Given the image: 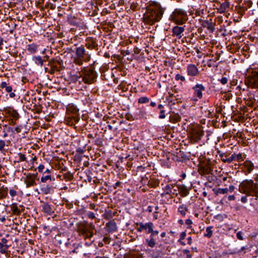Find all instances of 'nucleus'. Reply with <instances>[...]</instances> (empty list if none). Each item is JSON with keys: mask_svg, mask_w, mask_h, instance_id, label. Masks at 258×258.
I'll list each match as a JSON object with an SVG mask.
<instances>
[{"mask_svg": "<svg viewBox=\"0 0 258 258\" xmlns=\"http://www.w3.org/2000/svg\"><path fill=\"white\" fill-rule=\"evenodd\" d=\"M185 223L187 225H190L191 224H192V222L190 219H188L185 220Z\"/></svg>", "mask_w": 258, "mask_h": 258, "instance_id": "obj_62", "label": "nucleus"}, {"mask_svg": "<svg viewBox=\"0 0 258 258\" xmlns=\"http://www.w3.org/2000/svg\"><path fill=\"white\" fill-rule=\"evenodd\" d=\"M85 46L90 49L93 48H96L97 46V44L93 40L90 41V39L88 40L85 44Z\"/></svg>", "mask_w": 258, "mask_h": 258, "instance_id": "obj_31", "label": "nucleus"}, {"mask_svg": "<svg viewBox=\"0 0 258 258\" xmlns=\"http://www.w3.org/2000/svg\"><path fill=\"white\" fill-rule=\"evenodd\" d=\"M106 230L109 233L117 231V227L114 220L109 221L106 224Z\"/></svg>", "mask_w": 258, "mask_h": 258, "instance_id": "obj_17", "label": "nucleus"}, {"mask_svg": "<svg viewBox=\"0 0 258 258\" xmlns=\"http://www.w3.org/2000/svg\"><path fill=\"white\" fill-rule=\"evenodd\" d=\"M32 60L38 66H42L45 61L40 56L34 55L32 58Z\"/></svg>", "mask_w": 258, "mask_h": 258, "instance_id": "obj_23", "label": "nucleus"}, {"mask_svg": "<svg viewBox=\"0 0 258 258\" xmlns=\"http://www.w3.org/2000/svg\"><path fill=\"white\" fill-rule=\"evenodd\" d=\"M6 145L5 142L4 140H0V151H4V147Z\"/></svg>", "mask_w": 258, "mask_h": 258, "instance_id": "obj_47", "label": "nucleus"}, {"mask_svg": "<svg viewBox=\"0 0 258 258\" xmlns=\"http://www.w3.org/2000/svg\"><path fill=\"white\" fill-rule=\"evenodd\" d=\"M67 118L70 119L72 124L78 122L80 120L79 109L73 103H70L67 106Z\"/></svg>", "mask_w": 258, "mask_h": 258, "instance_id": "obj_5", "label": "nucleus"}, {"mask_svg": "<svg viewBox=\"0 0 258 258\" xmlns=\"http://www.w3.org/2000/svg\"><path fill=\"white\" fill-rule=\"evenodd\" d=\"M7 86V83L6 82H2L1 84V87L2 88H6Z\"/></svg>", "mask_w": 258, "mask_h": 258, "instance_id": "obj_63", "label": "nucleus"}, {"mask_svg": "<svg viewBox=\"0 0 258 258\" xmlns=\"http://www.w3.org/2000/svg\"><path fill=\"white\" fill-rule=\"evenodd\" d=\"M95 229V226L91 222L88 224H81L77 227V231L80 236L85 239H90L94 235L93 230Z\"/></svg>", "mask_w": 258, "mask_h": 258, "instance_id": "obj_4", "label": "nucleus"}, {"mask_svg": "<svg viewBox=\"0 0 258 258\" xmlns=\"http://www.w3.org/2000/svg\"><path fill=\"white\" fill-rule=\"evenodd\" d=\"M236 237L239 240H242L243 239V237L242 236V233L241 231H239L237 233Z\"/></svg>", "mask_w": 258, "mask_h": 258, "instance_id": "obj_52", "label": "nucleus"}, {"mask_svg": "<svg viewBox=\"0 0 258 258\" xmlns=\"http://www.w3.org/2000/svg\"><path fill=\"white\" fill-rule=\"evenodd\" d=\"M175 79L176 81L180 80L182 82H184L185 81V78L183 76H182L179 74H176L175 77Z\"/></svg>", "mask_w": 258, "mask_h": 258, "instance_id": "obj_41", "label": "nucleus"}, {"mask_svg": "<svg viewBox=\"0 0 258 258\" xmlns=\"http://www.w3.org/2000/svg\"><path fill=\"white\" fill-rule=\"evenodd\" d=\"M160 115L159 116V118L160 119H163L165 117V110L163 109H161L160 111Z\"/></svg>", "mask_w": 258, "mask_h": 258, "instance_id": "obj_50", "label": "nucleus"}, {"mask_svg": "<svg viewBox=\"0 0 258 258\" xmlns=\"http://www.w3.org/2000/svg\"><path fill=\"white\" fill-rule=\"evenodd\" d=\"M162 255V252L161 250H157L155 252H154L151 254L153 258H159L161 257Z\"/></svg>", "mask_w": 258, "mask_h": 258, "instance_id": "obj_38", "label": "nucleus"}, {"mask_svg": "<svg viewBox=\"0 0 258 258\" xmlns=\"http://www.w3.org/2000/svg\"><path fill=\"white\" fill-rule=\"evenodd\" d=\"M146 211L149 213L152 212L153 207L151 206H148Z\"/></svg>", "mask_w": 258, "mask_h": 258, "instance_id": "obj_64", "label": "nucleus"}, {"mask_svg": "<svg viewBox=\"0 0 258 258\" xmlns=\"http://www.w3.org/2000/svg\"><path fill=\"white\" fill-rule=\"evenodd\" d=\"M163 13V10L161 9L149 10L146 17L147 22L150 25H153L154 23L159 21Z\"/></svg>", "mask_w": 258, "mask_h": 258, "instance_id": "obj_6", "label": "nucleus"}, {"mask_svg": "<svg viewBox=\"0 0 258 258\" xmlns=\"http://www.w3.org/2000/svg\"><path fill=\"white\" fill-rule=\"evenodd\" d=\"M249 83L253 88H258V72L254 71L249 76Z\"/></svg>", "mask_w": 258, "mask_h": 258, "instance_id": "obj_13", "label": "nucleus"}, {"mask_svg": "<svg viewBox=\"0 0 258 258\" xmlns=\"http://www.w3.org/2000/svg\"><path fill=\"white\" fill-rule=\"evenodd\" d=\"M137 225H139V227L137 228V230L138 232H141L144 230H151V227H154V224L152 222H149L146 223H140L139 224L137 223Z\"/></svg>", "mask_w": 258, "mask_h": 258, "instance_id": "obj_15", "label": "nucleus"}, {"mask_svg": "<svg viewBox=\"0 0 258 258\" xmlns=\"http://www.w3.org/2000/svg\"><path fill=\"white\" fill-rule=\"evenodd\" d=\"M57 70V67L56 66H53L48 71L51 74H53Z\"/></svg>", "mask_w": 258, "mask_h": 258, "instance_id": "obj_49", "label": "nucleus"}, {"mask_svg": "<svg viewBox=\"0 0 258 258\" xmlns=\"http://www.w3.org/2000/svg\"><path fill=\"white\" fill-rule=\"evenodd\" d=\"M182 252L186 255V258H191L192 255L190 254V251L188 249H183Z\"/></svg>", "mask_w": 258, "mask_h": 258, "instance_id": "obj_46", "label": "nucleus"}, {"mask_svg": "<svg viewBox=\"0 0 258 258\" xmlns=\"http://www.w3.org/2000/svg\"><path fill=\"white\" fill-rule=\"evenodd\" d=\"M48 180H49V181H51L52 180L51 175L47 174L45 175L44 174H43L41 178V181L42 182L45 183Z\"/></svg>", "mask_w": 258, "mask_h": 258, "instance_id": "obj_33", "label": "nucleus"}, {"mask_svg": "<svg viewBox=\"0 0 258 258\" xmlns=\"http://www.w3.org/2000/svg\"><path fill=\"white\" fill-rule=\"evenodd\" d=\"M243 170L245 175L251 173L254 168L253 163L250 160L244 161L243 163Z\"/></svg>", "mask_w": 258, "mask_h": 258, "instance_id": "obj_12", "label": "nucleus"}, {"mask_svg": "<svg viewBox=\"0 0 258 258\" xmlns=\"http://www.w3.org/2000/svg\"><path fill=\"white\" fill-rule=\"evenodd\" d=\"M229 7V3L228 2H224L222 3L219 8H218V11L220 13H224L227 9Z\"/></svg>", "mask_w": 258, "mask_h": 258, "instance_id": "obj_26", "label": "nucleus"}, {"mask_svg": "<svg viewBox=\"0 0 258 258\" xmlns=\"http://www.w3.org/2000/svg\"><path fill=\"white\" fill-rule=\"evenodd\" d=\"M204 135V132L201 129H194L191 132V136L195 141L200 140Z\"/></svg>", "mask_w": 258, "mask_h": 258, "instance_id": "obj_16", "label": "nucleus"}, {"mask_svg": "<svg viewBox=\"0 0 258 258\" xmlns=\"http://www.w3.org/2000/svg\"><path fill=\"white\" fill-rule=\"evenodd\" d=\"M145 241L148 246L151 248L155 247L156 245V241L154 237L150 235V238L146 239Z\"/></svg>", "mask_w": 258, "mask_h": 258, "instance_id": "obj_27", "label": "nucleus"}, {"mask_svg": "<svg viewBox=\"0 0 258 258\" xmlns=\"http://www.w3.org/2000/svg\"><path fill=\"white\" fill-rule=\"evenodd\" d=\"M199 21L203 27L207 28L208 30L212 31L214 30V27L212 22H209L208 20H203L202 19H199Z\"/></svg>", "mask_w": 258, "mask_h": 258, "instance_id": "obj_18", "label": "nucleus"}, {"mask_svg": "<svg viewBox=\"0 0 258 258\" xmlns=\"http://www.w3.org/2000/svg\"><path fill=\"white\" fill-rule=\"evenodd\" d=\"M246 248L245 246H242L239 250H238L237 251L235 252L234 253H240V252H243V253H246Z\"/></svg>", "mask_w": 258, "mask_h": 258, "instance_id": "obj_57", "label": "nucleus"}, {"mask_svg": "<svg viewBox=\"0 0 258 258\" xmlns=\"http://www.w3.org/2000/svg\"><path fill=\"white\" fill-rule=\"evenodd\" d=\"M219 157H220L221 160L224 163H230V160L229 158L230 154L222 153L221 151H218Z\"/></svg>", "mask_w": 258, "mask_h": 258, "instance_id": "obj_21", "label": "nucleus"}, {"mask_svg": "<svg viewBox=\"0 0 258 258\" xmlns=\"http://www.w3.org/2000/svg\"><path fill=\"white\" fill-rule=\"evenodd\" d=\"M150 99L147 97H141L138 99V102L140 104L147 103L149 102Z\"/></svg>", "mask_w": 258, "mask_h": 258, "instance_id": "obj_36", "label": "nucleus"}, {"mask_svg": "<svg viewBox=\"0 0 258 258\" xmlns=\"http://www.w3.org/2000/svg\"><path fill=\"white\" fill-rule=\"evenodd\" d=\"M41 208L43 212L48 215H51L54 213L52 206L50 204L44 202H41Z\"/></svg>", "mask_w": 258, "mask_h": 258, "instance_id": "obj_14", "label": "nucleus"}, {"mask_svg": "<svg viewBox=\"0 0 258 258\" xmlns=\"http://www.w3.org/2000/svg\"><path fill=\"white\" fill-rule=\"evenodd\" d=\"M181 117L178 113H173L169 117V121L172 123H176L180 120Z\"/></svg>", "mask_w": 258, "mask_h": 258, "instance_id": "obj_28", "label": "nucleus"}, {"mask_svg": "<svg viewBox=\"0 0 258 258\" xmlns=\"http://www.w3.org/2000/svg\"><path fill=\"white\" fill-rule=\"evenodd\" d=\"M154 227H151V230H149V231H148V233H151L150 235L152 236L153 237H155L156 235H158L159 234V231L157 230H153Z\"/></svg>", "mask_w": 258, "mask_h": 258, "instance_id": "obj_40", "label": "nucleus"}, {"mask_svg": "<svg viewBox=\"0 0 258 258\" xmlns=\"http://www.w3.org/2000/svg\"><path fill=\"white\" fill-rule=\"evenodd\" d=\"M18 155L19 156V161L18 162L26 161V157L24 154L20 153L18 154Z\"/></svg>", "mask_w": 258, "mask_h": 258, "instance_id": "obj_45", "label": "nucleus"}, {"mask_svg": "<svg viewBox=\"0 0 258 258\" xmlns=\"http://www.w3.org/2000/svg\"><path fill=\"white\" fill-rule=\"evenodd\" d=\"M218 81L222 84L226 85L228 83V78L226 77H223L221 79H219Z\"/></svg>", "mask_w": 258, "mask_h": 258, "instance_id": "obj_43", "label": "nucleus"}, {"mask_svg": "<svg viewBox=\"0 0 258 258\" xmlns=\"http://www.w3.org/2000/svg\"><path fill=\"white\" fill-rule=\"evenodd\" d=\"M185 26L183 27L176 26L172 28V36H176L178 39L181 38L183 35Z\"/></svg>", "mask_w": 258, "mask_h": 258, "instance_id": "obj_11", "label": "nucleus"}, {"mask_svg": "<svg viewBox=\"0 0 258 258\" xmlns=\"http://www.w3.org/2000/svg\"><path fill=\"white\" fill-rule=\"evenodd\" d=\"M0 243L6 246H9V247L11 246V244H9V241L6 238H2L0 241Z\"/></svg>", "mask_w": 258, "mask_h": 258, "instance_id": "obj_42", "label": "nucleus"}, {"mask_svg": "<svg viewBox=\"0 0 258 258\" xmlns=\"http://www.w3.org/2000/svg\"><path fill=\"white\" fill-rule=\"evenodd\" d=\"M63 178L66 181H70L73 179L74 176L70 172H67L63 174Z\"/></svg>", "mask_w": 258, "mask_h": 258, "instance_id": "obj_32", "label": "nucleus"}, {"mask_svg": "<svg viewBox=\"0 0 258 258\" xmlns=\"http://www.w3.org/2000/svg\"><path fill=\"white\" fill-rule=\"evenodd\" d=\"M159 211H154V213L153 214V218L154 219L157 220L159 218Z\"/></svg>", "mask_w": 258, "mask_h": 258, "instance_id": "obj_56", "label": "nucleus"}, {"mask_svg": "<svg viewBox=\"0 0 258 258\" xmlns=\"http://www.w3.org/2000/svg\"><path fill=\"white\" fill-rule=\"evenodd\" d=\"M138 111L137 112V114L138 115V116L140 118L143 117L145 116V115L146 114L145 108L144 107H142L141 108L138 109Z\"/></svg>", "mask_w": 258, "mask_h": 258, "instance_id": "obj_35", "label": "nucleus"}, {"mask_svg": "<svg viewBox=\"0 0 258 258\" xmlns=\"http://www.w3.org/2000/svg\"><path fill=\"white\" fill-rule=\"evenodd\" d=\"M187 210L188 208L187 206L184 204L180 205L178 208V212L182 217H185L186 216Z\"/></svg>", "mask_w": 258, "mask_h": 258, "instance_id": "obj_24", "label": "nucleus"}, {"mask_svg": "<svg viewBox=\"0 0 258 258\" xmlns=\"http://www.w3.org/2000/svg\"><path fill=\"white\" fill-rule=\"evenodd\" d=\"M82 73V81L87 84L93 83L97 77V73L93 69L84 68Z\"/></svg>", "mask_w": 258, "mask_h": 258, "instance_id": "obj_7", "label": "nucleus"}, {"mask_svg": "<svg viewBox=\"0 0 258 258\" xmlns=\"http://www.w3.org/2000/svg\"><path fill=\"white\" fill-rule=\"evenodd\" d=\"M7 194V193L6 191V192H4V191H0V196L2 198L6 197Z\"/></svg>", "mask_w": 258, "mask_h": 258, "instance_id": "obj_61", "label": "nucleus"}, {"mask_svg": "<svg viewBox=\"0 0 258 258\" xmlns=\"http://www.w3.org/2000/svg\"><path fill=\"white\" fill-rule=\"evenodd\" d=\"M228 191V189L227 188H218L217 190L216 191V194L217 195L220 194H224L227 193Z\"/></svg>", "mask_w": 258, "mask_h": 258, "instance_id": "obj_39", "label": "nucleus"}, {"mask_svg": "<svg viewBox=\"0 0 258 258\" xmlns=\"http://www.w3.org/2000/svg\"><path fill=\"white\" fill-rule=\"evenodd\" d=\"M26 177L24 179L25 183H26V187H29L36 185L35 179L37 177V173H24Z\"/></svg>", "mask_w": 258, "mask_h": 258, "instance_id": "obj_9", "label": "nucleus"}, {"mask_svg": "<svg viewBox=\"0 0 258 258\" xmlns=\"http://www.w3.org/2000/svg\"><path fill=\"white\" fill-rule=\"evenodd\" d=\"M235 158H236V161H237L238 162H240V161H243L244 160L241 153H239L238 154H236Z\"/></svg>", "mask_w": 258, "mask_h": 258, "instance_id": "obj_44", "label": "nucleus"}, {"mask_svg": "<svg viewBox=\"0 0 258 258\" xmlns=\"http://www.w3.org/2000/svg\"><path fill=\"white\" fill-rule=\"evenodd\" d=\"M9 246H6L0 243V252L2 254H6L7 252Z\"/></svg>", "mask_w": 258, "mask_h": 258, "instance_id": "obj_37", "label": "nucleus"}, {"mask_svg": "<svg viewBox=\"0 0 258 258\" xmlns=\"http://www.w3.org/2000/svg\"><path fill=\"white\" fill-rule=\"evenodd\" d=\"M13 90V89H12V87L10 86H7L6 88V91L7 92H11Z\"/></svg>", "mask_w": 258, "mask_h": 258, "instance_id": "obj_60", "label": "nucleus"}, {"mask_svg": "<svg viewBox=\"0 0 258 258\" xmlns=\"http://www.w3.org/2000/svg\"><path fill=\"white\" fill-rule=\"evenodd\" d=\"M212 226H209L206 228L207 233L204 234V236L211 238L213 235V231L212 230Z\"/></svg>", "mask_w": 258, "mask_h": 258, "instance_id": "obj_34", "label": "nucleus"}, {"mask_svg": "<svg viewBox=\"0 0 258 258\" xmlns=\"http://www.w3.org/2000/svg\"><path fill=\"white\" fill-rule=\"evenodd\" d=\"M40 190L42 194L48 195L51 194L53 191V188L52 185H43L41 186Z\"/></svg>", "mask_w": 258, "mask_h": 258, "instance_id": "obj_20", "label": "nucleus"}, {"mask_svg": "<svg viewBox=\"0 0 258 258\" xmlns=\"http://www.w3.org/2000/svg\"><path fill=\"white\" fill-rule=\"evenodd\" d=\"M38 170L39 172H43V171L44 169V166L42 164H40L37 167Z\"/></svg>", "mask_w": 258, "mask_h": 258, "instance_id": "obj_58", "label": "nucleus"}, {"mask_svg": "<svg viewBox=\"0 0 258 258\" xmlns=\"http://www.w3.org/2000/svg\"><path fill=\"white\" fill-rule=\"evenodd\" d=\"M235 156H236V154H235V153L232 154L231 155H229V158H230L231 163L233 161H236Z\"/></svg>", "mask_w": 258, "mask_h": 258, "instance_id": "obj_59", "label": "nucleus"}, {"mask_svg": "<svg viewBox=\"0 0 258 258\" xmlns=\"http://www.w3.org/2000/svg\"><path fill=\"white\" fill-rule=\"evenodd\" d=\"M178 190L180 196L182 197H185L189 194V190L186 186L184 185H180L178 187Z\"/></svg>", "mask_w": 258, "mask_h": 258, "instance_id": "obj_22", "label": "nucleus"}, {"mask_svg": "<svg viewBox=\"0 0 258 258\" xmlns=\"http://www.w3.org/2000/svg\"><path fill=\"white\" fill-rule=\"evenodd\" d=\"M11 115L15 119H17L19 117L18 113L16 110H13L11 113Z\"/></svg>", "mask_w": 258, "mask_h": 258, "instance_id": "obj_48", "label": "nucleus"}, {"mask_svg": "<svg viewBox=\"0 0 258 258\" xmlns=\"http://www.w3.org/2000/svg\"><path fill=\"white\" fill-rule=\"evenodd\" d=\"M186 72L187 75L190 77L197 76L200 74L198 68L195 64H189L186 67Z\"/></svg>", "mask_w": 258, "mask_h": 258, "instance_id": "obj_10", "label": "nucleus"}, {"mask_svg": "<svg viewBox=\"0 0 258 258\" xmlns=\"http://www.w3.org/2000/svg\"><path fill=\"white\" fill-rule=\"evenodd\" d=\"M38 46L35 43L30 44L27 45V50L31 54L36 53L37 51Z\"/></svg>", "mask_w": 258, "mask_h": 258, "instance_id": "obj_25", "label": "nucleus"}, {"mask_svg": "<svg viewBox=\"0 0 258 258\" xmlns=\"http://www.w3.org/2000/svg\"><path fill=\"white\" fill-rule=\"evenodd\" d=\"M169 20L177 25H183L188 20L186 11L181 8H175L169 16Z\"/></svg>", "mask_w": 258, "mask_h": 258, "instance_id": "obj_2", "label": "nucleus"}, {"mask_svg": "<svg viewBox=\"0 0 258 258\" xmlns=\"http://www.w3.org/2000/svg\"><path fill=\"white\" fill-rule=\"evenodd\" d=\"M193 90V96L196 97L194 101H198L201 99L203 96V92L206 90V87L202 84L197 83L192 87Z\"/></svg>", "mask_w": 258, "mask_h": 258, "instance_id": "obj_8", "label": "nucleus"}, {"mask_svg": "<svg viewBox=\"0 0 258 258\" xmlns=\"http://www.w3.org/2000/svg\"><path fill=\"white\" fill-rule=\"evenodd\" d=\"M75 54V63L79 66L82 65L83 62H88L91 59L90 54L86 51L83 45L76 48Z\"/></svg>", "mask_w": 258, "mask_h": 258, "instance_id": "obj_3", "label": "nucleus"}, {"mask_svg": "<svg viewBox=\"0 0 258 258\" xmlns=\"http://www.w3.org/2000/svg\"><path fill=\"white\" fill-rule=\"evenodd\" d=\"M9 193L12 197H14L17 195V191L13 189H10Z\"/></svg>", "mask_w": 258, "mask_h": 258, "instance_id": "obj_54", "label": "nucleus"}, {"mask_svg": "<svg viewBox=\"0 0 258 258\" xmlns=\"http://www.w3.org/2000/svg\"><path fill=\"white\" fill-rule=\"evenodd\" d=\"M174 186L173 185H166L164 188H163L164 190L165 194L166 195H169L170 196H172V195H174V192H173L172 187H173Z\"/></svg>", "mask_w": 258, "mask_h": 258, "instance_id": "obj_30", "label": "nucleus"}, {"mask_svg": "<svg viewBox=\"0 0 258 258\" xmlns=\"http://www.w3.org/2000/svg\"><path fill=\"white\" fill-rule=\"evenodd\" d=\"M72 252L83 254L84 255H86L87 254L84 251L83 248L81 245L78 244L77 246L72 250Z\"/></svg>", "mask_w": 258, "mask_h": 258, "instance_id": "obj_29", "label": "nucleus"}, {"mask_svg": "<svg viewBox=\"0 0 258 258\" xmlns=\"http://www.w3.org/2000/svg\"><path fill=\"white\" fill-rule=\"evenodd\" d=\"M20 207L22 208L21 210L18 208L17 204L13 203L11 206L13 213L16 215H19L24 210L23 206H20Z\"/></svg>", "mask_w": 258, "mask_h": 258, "instance_id": "obj_19", "label": "nucleus"}, {"mask_svg": "<svg viewBox=\"0 0 258 258\" xmlns=\"http://www.w3.org/2000/svg\"><path fill=\"white\" fill-rule=\"evenodd\" d=\"M104 217L106 220H109L112 217L111 215V211H110V213L105 214L104 215Z\"/></svg>", "mask_w": 258, "mask_h": 258, "instance_id": "obj_53", "label": "nucleus"}, {"mask_svg": "<svg viewBox=\"0 0 258 258\" xmlns=\"http://www.w3.org/2000/svg\"><path fill=\"white\" fill-rule=\"evenodd\" d=\"M186 236V232L185 231L182 232L180 234V238H179V240H183V239H184L185 238Z\"/></svg>", "mask_w": 258, "mask_h": 258, "instance_id": "obj_55", "label": "nucleus"}, {"mask_svg": "<svg viewBox=\"0 0 258 258\" xmlns=\"http://www.w3.org/2000/svg\"><path fill=\"white\" fill-rule=\"evenodd\" d=\"M241 192L247 196L258 198V183L254 182L252 179H245L241 182L239 185Z\"/></svg>", "mask_w": 258, "mask_h": 258, "instance_id": "obj_1", "label": "nucleus"}, {"mask_svg": "<svg viewBox=\"0 0 258 258\" xmlns=\"http://www.w3.org/2000/svg\"><path fill=\"white\" fill-rule=\"evenodd\" d=\"M87 216L89 218L93 219L95 218V214L92 212H89L87 214Z\"/></svg>", "mask_w": 258, "mask_h": 258, "instance_id": "obj_51", "label": "nucleus"}]
</instances>
